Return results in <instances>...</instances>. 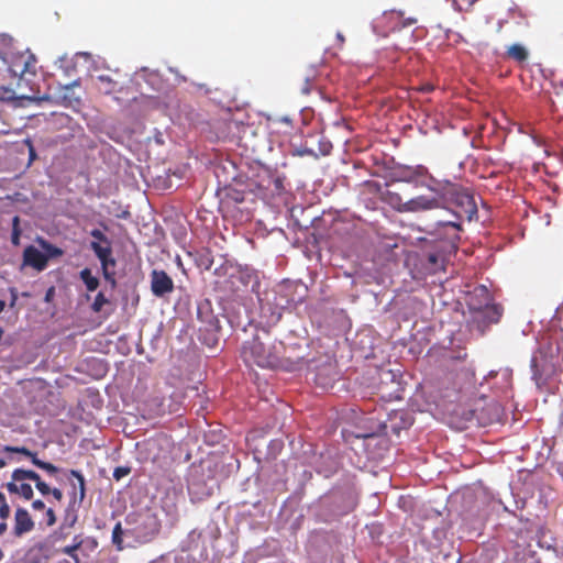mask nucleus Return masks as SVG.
Returning <instances> with one entry per match:
<instances>
[{"mask_svg": "<svg viewBox=\"0 0 563 563\" xmlns=\"http://www.w3.org/2000/svg\"><path fill=\"white\" fill-rule=\"evenodd\" d=\"M454 206L452 211V220L439 221L438 232H444L452 249H456L460 241V232L462 231V221H472L477 217V205L474 196L459 184H453L445 199V205Z\"/></svg>", "mask_w": 563, "mask_h": 563, "instance_id": "nucleus-1", "label": "nucleus"}, {"mask_svg": "<svg viewBox=\"0 0 563 563\" xmlns=\"http://www.w3.org/2000/svg\"><path fill=\"white\" fill-rule=\"evenodd\" d=\"M241 357L247 366L256 365L262 368H275L282 365L278 351L272 343H266L260 336H254L243 344Z\"/></svg>", "mask_w": 563, "mask_h": 563, "instance_id": "nucleus-2", "label": "nucleus"}, {"mask_svg": "<svg viewBox=\"0 0 563 563\" xmlns=\"http://www.w3.org/2000/svg\"><path fill=\"white\" fill-rule=\"evenodd\" d=\"M492 295L484 285L474 287L466 294L465 302L471 311L481 314L485 324L497 323L503 309L499 305L492 303Z\"/></svg>", "mask_w": 563, "mask_h": 563, "instance_id": "nucleus-3", "label": "nucleus"}, {"mask_svg": "<svg viewBox=\"0 0 563 563\" xmlns=\"http://www.w3.org/2000/svg\"><path fill=\"white\" fill-rule=\"evenodd\" d=\"M7 65L4 66L8 73L13 77L18 78V87L21 88L22 84L30 87V90L34 92L31 86L32 78L36 76V64L37 59L33 53L29 49L24 52L10 53L7 55Z\"/></svg>", "mask_w": 563, "mask_h": 563, "instance_id": "nucleus-4", "label": "nucleus"}, {"mask_svg": "<svg viewBox=\"0 0 563 563\" xmlns=\"http://www.w3.org/2000/svg\"><path fill=\"white\" fill-rule=\"evenodd\" d=\"M126 522L133 525L131 532L140 542L151 541L161 529L158 517L150 509L128 515Z\"/></svg>", "mask_w": 563, "mask_h": 563, "instance_id": "nucleus-5", "label": "nucleus"}, {"mask_svg": "<svg viewBox=\"0 0 563 563\" xmlns=\"http://www.w3.org/2000/svg\"><path fill=\"white\" fill-rule=\"evenodd\" d=\"M286 176L275 169L263 168L257 174V186L264 191L265 197H280L287 192Z\"/></svg>", "mask_w": 563, "mask_h": 563, "instance_id": "nucleus-6", "label": "nucleus"}, {"mask_svg": "<svg viewBox=\"0 0 563 563\" xmlns=\"http://www.w3.org/2000/svg\"><path fill=\"white\" fill-rule=\"evenodd\" d=\"M90 247L100 261L101 271L104 279L111 283L113 286L115 285V272L114 267L117 265L115 258L112 256V247L111 245H102L98 242H91Z\"/></svg>", "mask_w": 563, "mask_h": 563, "instance_id": "nucleus-7", "label": "nucleus"}, {"mask_svg": "<svg viewBox=\"0 0 563 563\" xmlns=\"http://www.w3.org/2000/svg\"><path fill=\"white\" fill-rule=\"evenodd\" d=\"M97 547L98 542L95 538H84L81 534H77L73 538L71 544L60 548L58 552L68 555L75 563H80L78 551H95Z\"/></svg>", "mask_w": 563, "mask_h": 563, "instance_id": "nucleus-8", "label": "nucleus"}, {"mask_svg": "<svg viewBox=\"0 0 563 563\" xmlns=\"http://www.w3.org/2000/svg\"><path fill=\"white\" fill-rule=\"evenodd\" d=\"M454 183L448 179H438L430 173L417 183V186L423 187L433 194V198H439L445 205V199Z\"/></svg>", "mask_w": 563, "mask_h": 563, "instance_id": "nucleus-9", "label": "nucleus"}, {"mask_svg": "<svg viewBox=\"0 0 563 563\" xmlns=\"http://www.w3.org/2000/svg\"><path fill=\"white\" fill-rule=\"evenodd\" d=\"M444 206L445 205L442 203L439 198H433L432 196L427 195H419L407 200L405 210L408 213H418L444 208Z\"/></svg>", "mask_w": 563, "mask_h": 563, "instance_id": "nucleus-10", "label": "nucleus"}, {"mask_svg": "<svg viewBox=\"0 0 563 563\" xmlns=\"http://www.w3.org/2000/svg\"><path fill=\"white\" fill-rule=\"evenodd\" d=\"M68 479L71 484L69 507L76 504L80 506L86 497V479L77 470L68 471Z\"/></svg>", "mask_w": 563, "mask_h": 563, "instance_id": "nucleus-11", "label": "nucleus"}, {"mask_svg": "<svg viewBox=\"0 0 563 563\" xmlns=\"http://www.w3.org/2000/svg\"><path fill=\"white\" fill-rule=\"evenodd\" d=\"M151 289L156 297H163L174 290V282L165 271L154 269L151 273Z\"/></svg>", "mask_w": 563, "mask_h": 563, "instance_id": "nucleus-12", "label": "nucleus"}, {"mask_svg": "<svg viewBox=\"0 0 563 563\" xmlns=\"http://www.w3.org/2000/svg\"><path fill=\"white\" fill-rule=\"evenodd\" d=\"M198 319L205 324V329L209 333H216L220 330V321L218 316L211 309L210 300L206 299L198 305Z\"/></svg>", "mask_w": 563, "mask_h": 563, "instance_id": "nucleus-13", "label": "nucleus"}, {"mask_svg": "<svg viewBox=\"0 0 563 563\" xmlns=\"http://www.w3.org/2000/svg\"><path fill=\"white\" fill-rule=\"evenodd\" d=\"M47 256L33 245H29L23 251V265L30 266L37 272H42L47 267Z\"/></svg>", "mask_w": 563, "mask_h": 563, "instance_id": "nucleus-14", "label": "nucleus"}, {"mask_svg": "<svg viewBox=\"0 0 563 563\" xmlns=\"http://www.w3.org/2000/svg\"><path fill=\"white\" fill-rule=\"evenodd\" d=\"M34 521L24 508H18L14 514L13 534L18 538L31 532L34 529Z\"/></svg>", "mask_w": 563, "mask_h": 563, "instance_id": "nucleus-15", "label": "nucleus"}, {"mask_svg": "<svg viewBox=\"0 0 563 563\" xmlns=\"http://www.w3.org/2000/svg\"><path fill=\"white\" fill-rule=\"evenodd\" d=\"M152 563H197L196 560L186 552H169L162 555Z\"/></svg>", "mask_w": 563, "mask_h": 563, "instance_id": "nucleus-16", "label": "nucleus"}, {"mask_svg": "<svg viewBox=\"0 0 563 563\" xmlns=\"http://www.w3.org/2000/svg\"><path fill=\"white\" fill-rule=\"evenodd\" d=\"M446 256L443 252H431L427 255V268L430 273L435 274L444 269Z\"/></svg>", "mask_w": 563, "mask_h": 563, "instance_id": "nucleus-17", "label": "nucleus"}, {"mask_svg": "<svg viewBox=\"0 0 563 563\" xmlns=\"http://www.w3.org/2000/svg\"><path fill=\"white\" fill-rule=\"evenodd\" d=\"M5 488L8 489L9 493L18 494L26 500L32 499L34 495L32 486L26 483H7Z\"/></svg>", "mask_w": 563, "mask_h": 563, "instance_id": "nucleus-18", "label": "nucleus"}, {"mask_svg": "<svg viewBox=\"0 0 563 563\" xmlns=\"http://www.w3.org/2000/svg\"><path fill=\"white\" fill-rule=\"evenodd\" d=\"M397 419H399L401 423L400 424H397V423L391 424L393 431L395 433H399L400 429H407L410 426H412V423H413V418L411 417L410 413H408L406 411L394 412L391 420L395 421Z\"/></svg>", "mask_w": 563, "mask_h": 563, "instance_id": "nucleus-19", "label": "nucleus"}, {"mask_svg": "<svg viewBox=\"0 0 563 563\" xmlns=\"http://www.w3.org/2000/svg\"><path fill=\"white\" fill-rule=\"evenodd\" d=\"M507 57L518 63H523L528 59V51L520 44H512L507 49Z\"/></svg>", "mask_w": 563, "mask_h": 563, "instance_id": "nucleus-20", "label": "nucleus"}, {"mask_svg": "<svg viewBox=\"0 0 563 563\" xmlns=\"http://www.w3.org/2000/svg\"><path fill=\"white\" fill-rule=\"evenodd\" d=\"M36 241L38 245L43 249V254L47 256V261L49 258L60 257L64 254V251L60 247L49 243L47 240L43 238H38Z\"/></svg>", "mask_w": 563, "mask_h": 563, "instance_id": "nucleus-21", "label": "nucleus"}, {"mask_svg": "<svg viewBox=\"0 0 563 563\" xmlns=\"http://www.w3.org/2000/svg\"><path fill=\"white\" fill-rule=\"evenodd\" d=\"M79 276L88 291H95L100 285L99 279L92 275L91 269L88 267L80 271Z\"/></svg>", "mask_w": 563, "mask_h": 563, "instance_id": "nucleus-22", "label": "nucleus"}, {"mask_svg": "<svg viewBox=\"0 0 563 563\" xmlns=\"http://www.w3.org/2000/svg\"><path fill=\"white\" fill-rule=\"evenodd\" d=\"M22 99L33 100V99H36V97L27 96L24 93L18 96L13 89L7 88V87H0V101L9 102V101H18V100H22Z\"/></svg>", "mask_w": 563, "mask_h": 563, "instance_id": "nucleus-23", "label": "nucleus"}, {"mask_svg": "<svg viewBox=\"0 0 563 563\" xmlns=\"http://www.w3.org/2000/svg\"><path fill=\"white\" fill-rule=\"evenodd\" d=\"M11 478V483H20L25 479L34 481L38 479V474L31 470L16 468L12 472Z\"/></svg>", "mask_w": 563, "mask_h": 563, "instance_id": "nucleus-24", "label": "nucleus"}, {"mask_svg": "<svg viewBox=\"0 0 563 563\" xmlns=\"http://www.w3.org/2000/svg\"><path fill=\"white\" fill-rule=\"evenodd\" d=\"M387 202L398 212L407 213L405 210L407 200H404L402 197L397 192H388L387 194Z\"/></svg>", "mask_w": 563, "mask_h": 563, "instance_id": "nucleus-25", "label": "nucleus"}, {"mask_svg": "<svg viewBox=\"0 0 563 563\" xmlns=\"http://www.w3.org/2000/svg\"><path fill=\"white\" fill-rule=\"evenodd\" d=\"M3 451L4 452H10V453H20V454H23L25 455L26 457H29L32 462V464H34V460H37V453L36 452H33L31 450H29L25 446H11V445H5L3 448Z\"/></svg>", "mask_w": 563, "mask_h": 563, "instance_id": "nucleus-26", "label": "nucleus"}, {"mask_svg": "<svg viewBox=\"0 0 563 563\" xmlns=\"http://www.w3.org/2000/svg\"><path fill=\"white\" fill-rule=\"evenodd\" d=\"M98 81L101 84L100 89L104 93H112L117 90L118 84L113 81L109 76L107 75H100L98 76Z\"/></svg>", "mask_w": 563, "mask_h": 563, "instance_id": "nucleus-27", "label": "nucleus"}, {"mask_svg": "<svg viewBox=\"0 0 563 563\" xmlns=\"http://www.w3.org/2000/svg\"><path fill=\"white\" fill-rule=\"evenodd\" d=\"M123 533L121 522H117L112 530V543L119 551L123 550Z\"/></svg>", "mask_w": 563, "mask_h": 563, "instance_id": "nucleus-28", "label": "nucleus"}, {"mask_svg": "<svg viewBox=\"0 0 563 563\" xmlns=\"http://www.w3.org/2000/svg\"><path fill=\"white\" fill-rule=\"evenodd\" d=\"M33 465L45 471L51 476H55L59 472V468L56 465H54L49 462L42 461L38 457H37V460H34Z\"/></svg>", "mask_w": 563, "mask_h": 563, "instance_id": "nucleus-29", "label": "nucleus"}, {"mask_svg": "<svg viewBox=\"0 0 563 563\" xmlns=\"http://www.w3.org/2000/svg\"><path fill=\"white\" fill-rule=\"evenodd\" d=\"M109 303L108 298L104 296L102 291L98 292L95 297V300L91 305V310L96 313L100 312L104 305Z\"/></svg>", "mask_w": 563, "mask_h": 563, "instance_id": "nucleus-30", "label": "nucleus"}, {"mask_svg": "<svg viewBox=\"0 0 563 563\" xmlns=\"http://www.w3.org/2000/svg\"><path fill=\"white\" fill-rule=\"evenodd\" d=\"M313 80H314V74H313V70H311L310 74H308L303 77V82L300 87V91L303 95L310 93V91L312 90V87H313Z\"/></svg>", "mask_w": 563, "mask_h": 563, "instance_id": "nucleus-31", "label": "nucleus"}, {"mask_svg": "<svg viewBox=\"0 0 563 563\" xmlns=\"http://www.w3.org/2000/svg\"><path fill=\"white\" fill-rule=\"evenodd\" d=\"M90 235L96 240L95 242H98L102 245H111V242L110 240L107 238V235L98 230V229H93L91 232H90Z\"/></svg>", "mask_w": 563, "mask_h": 563, "instance_id": "nucleus-32", "label": "nucleus"}, {"mask_svg": "<svg viewBox=\"0 0 563 563\" xmlns=\"http://www.w3.org/2000/svg\"><path fill=\"white\" fill-rule=\"evenodd\" d=\"M10 516V507L7 503L5 496L0 492V518L5 520Z\"/></svg>", "mask_w": 563, "mask_h": 563, "instance_id": "nucleus-33", "label": "nucleus"}, {"mask_svg": "<svg viewBox=\"0 0 563 563\" xmlns=\"http://www.w3.org/2000/svg\"><path fill=\"white\" fill-rule=\"evenodd\" d=\"M131 473V467L129 466H118L113 471V478L115 481H120L121 478L128 476Z\"/></svg>", "mask_w": 563, "mask_h": 563, "instance_id": "nucleus-34", "label": "nucleus"}, {"mask_svg": "<svg viewBox=\"0 0 563 563\" xmlns=\"http://www.w3.org/2000/svg\"><path fill=\"white\" fill-rule=\"evenodd\" d=\"M33 482H35V487L37 488V490L42 494V495H49L51 493V487L42 481L41 476L38 475V479H34Z\"/></svg>", "mask_w": 563, "mask_h": 563, "instance_id": "nucleus-35", "label": "nucleus"}, {"mask_svg": "<svg viewBox=\"0 0 563 563\" xmlns=\"http://www.w3.org/2000/svg\"><path fill=\"white\" fill-rule=\"evenodd\" d=\"M77 515L75 512H70L69 509L66 510V515L64 518V525H67L68 527H73L77 521Z\"/></svg>", "mask_w": 563, "mask_h": 563, "instance_id": "nucleus-36", "label": "nucleus"}, {"mask_svg": "<svg viewBox=\"0 0 563 563\" xmlns=\"http://www.w3.org/2000/svg\"><path fill=\"white\" fill-rule=\"evenodd\" d=\"M45 522L47 527H52L56 523V516L52 508L46 509Z\"/></svg>", "mask_w": 563, "mask_h": 563, "instance_id": "nucleus-37", "label": "nucleus"}, {"mask_svg": "<svg viewBox=\"0 0 563 563\" xmlns=\"http://www.w3.org/2000/svg\"><path fill=\"white\" fill-rule=\"evenodd\" d=\"M428 174V168L421 165L417 166L416 169L413 170L415 176H421L422 178H424Z\"/></svg>", "mask_w": 563, "mask_h": 563, "instance_id": "nucleus-38", "label": "nucleus"}, {"mask_svg": "<svg viewBox=\"0 0 563 563\" xmlns=\"http://www.w3.org/2000/svg\"><path fill=\"white\" fill-rule=\"evenodd\" d=\"M20 235H21V230L20 229L12 230L11 242H12L13 245H19L20 244Z\"/></svg>", "mask_w": 563, "mask_h": 563, "instance_id": "nucleus-39", "label": "nucleus"}, {"mask_svg": "<svg viewBox=\"0 0 563 563\" xmlns=\"http://www.w3.org/2000/svg\"><path fill=\"white\" fill-rule=\"evenodd\" d=\"M53 495V497L60 501L63 499V492L59 489V488H51V493Z\"/></svg>", "mask_w": 563, "mask_h": 563, "instance_id": "nucleus-40", "label": "nucleus"}, {"mask_svg": "<svg viewBox=\"0 0 563 563\" xmlns=\"http://www.w3.org/2000/svg\"><path fill=\"white\" fill-rule=\"evenodd\" d=\"M11 301L10 307H14L18 301V291L15 288H10Z\"/></svg>", "mask_w": 563, "mask_h": 563, "instance_id": "nucleus-41", "label": "nucleus"}, {"mask_svg": "<svg viewBox=\"0 0 563 563\" xmlns=\"http://www.w3.org/2000/svg\"><path fill=\"white\" fill-rule=\"evenodd\" d=\"M32 508L35 510H43L45 508V504L42 500L37 499L32 503Z\"/></svg>", "mask_w": 563, "mask_h": 563, "instance_id": "nucleus-42", "label": "nucleus"}, {"mask_svg": "<svg viewBox=\"0 0 563 563\" xmlns=\"http://www.w3.org/2000/svg\"><path fill=\"white\" fill-rule=\"evenodd\" d=\"M54 294H55V288L52 286V287H49V288L47 289V291H46V294H45V298H44V300H45L46 302H49V301L52 300V298H53Z\"/></svg>", "mask_w": 563, "mask_h": 563, "instance_id": "nucleus-43", "label": "nucleus"}, {"mask_svg": "<svg viewBox=\"0 0 563 563\" xmlns=\"http://www.w3.org/2000/svg\"><path fill=\"white\" fill-rule=\"evenodd\" d=\"M20 229V219L15 216L12 220V230Z\"/></svg>", "mask_w": 563, "mask_h": 563, "instance_id": "nucleus-44", "label": "nucleus"}, {"mask_svg": "<svg viewBox=\"0 0 563 563\" xmlns=\"http://www.w3.org/2000/svg\"><path fill=\"white\" fill-rule=\"evenodd\" d=\"M433 90V86L432 85H424L420 88V91L422 92H430Z\"/></svg>", "mask_w": 563, "mask_h": 563, "instance_id": "nucleus-45", "label": "nucleus"}, {"mask_svg": "<svg viewBox=\"0 0 563 563\" xmlns=\"http://www.w3.org/2000/svg\"><path fill=\"white\" fill-rule=\"evenodd\" d=\"M384 376L390 377V378H391V380L394 382V375L391 374V372H383V373L380 374V379H382V382H384Z\"/></svg>", "mask_w": 563, "mask_h": 563, "instance_id": "nucleus-46", "label": "nucleus"}, {"mask_svg": "<svg viewBox=\"0 0 563 563\" xmlns=\"http://www.w3.org/2000/svg\"><path fill=\"white\" fill-rule=\"evenodd\" d=\"M8 529V526L4 521L0 522V534H3Z\"/></svg>", "mask_w": 563, "mask_h": 563, "instance_id": "nucleus-47", "label": "nucleus"}, {"mask_svg": "<svg viewBox=\"0 0 563 563\" xmlns=\"http://www.w3.org/2000/svg\"><path fill=\"white\" fill-rule=\"evenodd\" d=\"M336 38L340 42V44L343 45L345 38H344V36H343V34L341 32L336 33Z\"/></svg>", "mask_w": 563, "mask_h": 563, "instance_id": "nucleus-48", "label": "nucleus"}, {"mask_svg": "<svg viewBox=\"0 0 563 563\" xmlns=\"http://www.w3.org/2000/svg\"><path fill=\"white\" fill-rule=\"evenodd\" d=\"M331 147H332L331 144H327V146H323L322 154L323 155L329 154Z\"/></svg>", "mask_w": 563, "mask_h": 563, "instance_id": "nucleus-49", "label": "nucleus"}, {"mask_svg": "<svg viewBox=\"0 0 563 563\" xmlns=\"http://www.w3.org/2000/svg\"><path fill=\"white\" fill-rule=\"evenodd\" d=\"M216 343H217V338L212 335V336L210 338V342H208V344H209L210 346H212V345H214Z\"/></svg>", "mask_w": 563, "mask_h": 563, "instance_id": "nucleus-50", "label": "nucleus"}, {"mask_svg": "<svg viewBox=\"0 0 563 563\" xmlns=\"http://www.w3.org/2000/svg\"><path fill=\"white\" fill-rule=\"evenodd\" d=\"M35 157V151L33 146H30V158L33 159Z\"/></svg>", "mask_w": 563, "mask_h": 563, "instance_id": "nucleus-51", "label": "nucleus"}, {"mask_svg": "<svg viewBox=\"0 0 563 563\" xmlns=\"http://www.w3.org/2000/svg\"><path fill=\"white\" fill-rule=\"evenodd\" d=\"M5 307V302L3 300H0V313L3 311Z\"/></svg>", "mask_w": 563, "mask_h": 563, "instance_id": "nucleus-52", "label": "nucleus"}, {"mask_svg": "<svg viewBox=\"0 0 563 563\" xmlns=\"http://www.w3.org/2000/svg\"><path fill=\"white\" fill-rule=\"evenodd\" d=\"M5 461L3 459H0V468L4 467L5 466Z\"/></svg>", "mask_w": 563, "mask_h": 563, "instance_id": "nucleus-53", "label": "nucleus"}, {"mask_svg": "<svg viewBox=\"0 0 563 563\" xmlns=\"http://www.w3.org/2000/svg\"><path fill=\"white\" fill-rule=\"evenodd\" d=\"M559 471H560V473H561V474H562V476H563V463H562V464H560Z\"/></svg>", "mask_w": 563, "mask_h": 563, "instance_id": "nucleus-54", "label": "nucleus"}, {"mask_svg": "<svg viewBox=\"0 0 563 563\" xmlns=\"http://www.w3.org/2000/svg\"><path fill=\"white\" fill-rule=\"evenodd\" d=\"M493 407H494V409L496 410V412L498 413V411H499V410H498V406L494 404V405H493Z\"/></svg>", "mask_w": 563, "mask_h": 563, "instance_id": "nucleus-55", "label": "nucleus"}, {"mask_svg": "<svg viewBox=\"0 0 563 563\" xmlns=\"http://www.w3.org/2000/svg\"><path fill=\"white\" fill-rule=\"evenodd\" d=\"M22 296L29 297V292H23Z\"/></svg>", "mask_w": 563, "mask_h": 563, "instance_id": "nucleus-56", "label": "nucleus"}, {"mask_svg": "<svg viewBox=\"0 0 563 563\" xmlns=\"http://www.w3.org/2000/svg\"><path fill=\"white\" fill-rule=\"evenodd\" d=\"M361 437L367 438V437H371V435L369 434H362Z\"/></svg>", "mask_w": 563, "mask_h": 563, "instance_id": "nucleus-57", "label": "nucleus"}]
</instances>
